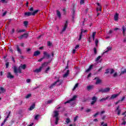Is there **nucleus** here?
<instances>
[{
  "label": "nucleus",
  "instance_id": "4c0bfd02",
  "mask_svg": "<svg viewBox=\"0 0 126 126\" xmlns=\"http://www.w3.org/2000/svg\"><path fill=\"white\" fill-rule=\"evenodd\" d=\"M31 97V94H28V95H26V98L27 99H28V98H30Z\"/></svg>",
  "mask_w": 126,
  "mask_h": 126
},
{
  "label": "nucleus",
  "instance_id": "79ce46f5",
  "mask_svg": "<svg viewBox=\"0 0 126 126\" xmlns=\"http://www.w3.org/2000/svg\"><path fill=\"white\" fill-rule=\"evenodd\" d=\"M50 69V67H48L47 68H46V69L45 70V72L46 73H48V71H49V70Z\"/></svg>",
  "mask_w": 126,
  "mask_h": 126
},
{
  "label": "nucleus",
  "instance_id": "a211bd4d",
  "mask_svg": "<svg viewBox=\"0 0 126 126\" xmlns=\"http://www.w3.org/2000/svg\"><path fill=\"white\" fill-rule=\"evenodd\" d=\"M97 5H98V7L96 8V11H101L102 10V8H101L100 4L99 3H97Z\"/></svg>",
  "mask_w": 126,
  "mask_h": 126
},
{
  "label": "nucleus",
  "instance_id": "e433bc0d",
  "mask_svg": "<svg viewBox=\"0 0 126 126\" xmlns=\"http://www.w3.org/2000/svg\"><path fill=\"white\" fill-rule=\"evenodd\" d=\"M47 46H48V47H51V46H52V43H51L50 41H48Z\"/></svg>",
  "mask_w": 126,
  "mask_h": 126
},
{
  "label": "nucleus",
  "instance_id": "c85d7f7f",
  "mask_svg": "<svg viewBox=\"0 0 126 126\" xmlns=\"http://www.w3.org/2000/svg\"><path fill=\"white\" fill-rule=\"evenodd\" d=\"M0 91H1L2 93H4V92H5V90L3 88L1 87L0 88Z\"/></svg>",
  "mask_w": 126,
  "mask_h": 126
},
{
  "label": "nucleus",
  "instance_id": "aec40b11",
  "mask_svg": "<svg viewBox=\"0 0 126 126\" xmlns=\"http://www.w3.org/2000/svg\"><path fill=\"white\" fill-rule=\"evenodd\" d=\"M119 108H120V106H118V107L115 110V112H117L118 115H120V114H121V110H119Z\"/></svg>",
  "mask_w": 126,
  "mask_h": 126
},
{
  "label": "nucleus",
  "instance_id": "338daca9",
  "mask_svg": "<svg viewBox=\"0 0 126 126\" xmlns=\"http://www.w3.org/2000/svg\"><path fill=\"white\" fill-rule=\"evenodd\" d=\"M94 122H98V119H94Z\"/></svg>",
  "mask_w": 126,
  "mask_h": 126
},
{
  "label": "nucleus",
  "instance_id": "20e7f679",
  "mask_svg": "<svg viewBox=\"0 0 126 126\" xmlns=\"http://www.w3.org/2000/svg\"><path fill=\"white\" fill-rule=\"evenodd\" d=\"M48 63H45L44 64H42V66L40 67L39 68L36 69L35 70H33L34 72H36L38 73V72H40L41 70H42V68L44 67V66H46V65H48Z\"/></svg>",
  "mask_w": 126,
  "mask_h": 126
},
{
  "label": "nucleus",
  "instance_id": "423d86ee",
  "mask_svg": "<svg viewBox=\"0 0 126 126\" xmlns=\"http://www.w3.org/2000/svg\"><path fill=\"white\" fill-rule=\"evenodd\" d=\"M38 11H39V10H36L34 11H33L32 13V12H26L25 13V15L27 16H30L31 15H35V14H36L37 13V12H38Z\"/></svg>",
  "mask_w": 126,
  "mask_h": 126
},
{
  "label": "nucleus",
  "instance_id": "ddd939ff",
  "mask_svg": "<svg viewBox=\"0 0 126 126\" xmlns=\"http://www.w3.org/2000/svg\"><path fill=\"white\" fill-rule=\"evenodd\" d=\"M9 115H10V112H9L8 113V115H7L6 118L4 120V121H3V122L1 123V126H3V125H4V124H5V122H6V121H7V119H8V118H9Z\"/></svg>",
  "mask_w": 126,
  "mask_h": 126
},
{
  "label": "nucleus",
  "instance_id": "09e8293b",
  "mask_svg": "<svg viewBox=\"0 0 126 126\" xmlns=\"http://www.w3.org/2000/svg\"><path fill=\"white\" fill-rule=\"evenodd\" d=\"M38 118H39V115H36L34 119L35 120H38Z\"/></svg>",
  "mask_w": 126,
  "mask_h": 126
},
{
  "label": "nucleus",
  "instance_id": "864d4df0",
  "mask_svg": "<svg viewBox=\"0 0 126 126\" xmlns=\"http://www.w3.org/2000/svg\"><path fill=\"white\" fill-rule=\"evenodd\" d=\"M30 81H31V80H30V79H28L27 80V82L28 83H29V82H30Z\"/></svg>",
  "mask_w": 126,
  "mask_h": 126
},
{
  "label": "nucleus",
  "instance_id": "58836bf2",
  "mask_svg": "<svg viewBox=\"0 0 126 126\" xmlns=\"http://www.w3.org/2000/svg\"><path fill=\"white\" fill-rule=\"evenodd\" d=\"M101 126H108V125L107 124V123H104V122H102L101 123Z\"/></svg>",
  "mask_w": 126,
  "mask_h": 126
},
{
  "label": "nucleus",
  "instance_id": "f704fd0d",
  "mask_svg": "<svg viewBox=\"0 0 126 126\" xmlns=\"http://www.w3.org/2000/svg\"><path fill=\"white\" fill-rule=\"evenodd\" d=\"M21 32H25V30H19L18 31V33H21Z\"/></svg>",
  "mask_w": 126,
  "mask_h": 126
},
{
  "label": "nucleus",
  "instance_id": "3c124183",
  "mask_svg": "<svg viewBox=\"0 0 126 126\" xmlns=\"http://www.w3.org/2000/svg\"><path fill=\"white\" fill-rule=\"evenodd\" d=\"M9 64V63L7 62L6 63V68H7V67H8V65Z\"/></svg>",
  "mask_w": 126,
  "mask_h": 126
},
{
  "label": "nucleus",
  "instance_id": "a878e982",
  "mask_svg": "<svg viewBox=\"0 0 126 126\" xmlns=\"http://www.w3.org/2000/svg\"><path fill=\"white\" fill-rule=\"evenodd\" d=\"M112 50V47H108L106 49V51L104 53H108L109 51H111Z\"/></svg>",
  "mask_w": 126,
  "mask_h": 126
},
{
  "label": "nucleus",
  "instance_id": "412c9836",
  "mask_svg": "<svg viewBox=\"0 0 126 126\" xmlns=\"http://www.w3.org/2000/svg\"><path fill=\"white\" fill-rule=\"evenodd\" d=\"M101 59V56H98L95 62H96L97 63H101V60H100Z\"/></svg>",
  "mask_w": 126,
  "mask_h": 126
},
{
  "label": "nucleus",
  "instance_id": "b1692460",
  "mask_svg": "<svg viewBox=\"0 0 126 126\" xmlns=\"http://www.w3.org/2000/svg\"><path fill=\"white\" fill-rule=\"evenodd\" d=\"M94 79H97L96 82V84H99L101 83V80L99 79L98 78H95Z\"/></svg>",
  "mask_w": 126,
  "mask_h": 126
},
{
  "label": "nucleus",
  "instance_id": "39448f33",
  "mask_svg": "<svg viewBox=\"0 0 126 126\" xmlns=\"http://www.w3.org/2000/svg\"><path fill=\"white\" fill-rule=\"evenodd\" d=\"M68 66H67L65 69L63 71V72H66L63 75V77L64 78L65 77H67L68 74H69V70H68Z\"/></svg>",
  "mask_w": 126,
  "mask_h": 126
},
{
  "label": "nucleus",
  "instance_id": "72a5a7b5",
  "mask_svg": "<svg viewBox=\"0 0 126 126\" xmlns=\"http://www.w3.org/2000/svg\"><path fill=\"white\" fill-rule=\"evenodd\" d=\"M125 73H126V69H125L123 71H122L121 73L120 74H125Z\"/></svg>",
  "mask_w": 126,
  "mask_h": 126
},
{
  "label": "nucleus",
  "instance_id": "473e14b6",
  "mask_svg": "<svg viewBox=\"0 0 126 126\" xmlns=\"http://www.w3.org/2000/svg\"><path fill=\"white\" fill-rule=\"evenodd\" d=\"M17 51H18V53L19 54H21V49H20L19 48V47H18V46H17Z\"/></svg>",
  "mask_w": 126,
  "mask_h": 126
},
{
  "label": "nucleus",
  "instance_id": "9d476101",
  "mask_svg": "<svg viewBox=\"0 0 126 126\" xmlns=\"http://www.w3.org/2000/svg\"><path fill=\"white\" fill-rule=\"evenodd\" d=\"M43 58L44 59L46 58V59H50V55L48 54V53H47V52L44 51L43 52Z\"/></svg>",
  "mask_w": 126,
  "mask_h": 126
},
{
  "label": "nucleus",
  "instance_id": "4be33fe9",
  "mask_svg": "<svg viewBox=\"0 0 126 126\" xmlns=\"http://www.w3.org/2000/svg\"><path fill=\"white\" fill-rule=\"evenodd\" d=\"M35 108V104L33 103L29 108L30 111H32Z\"/></svg>",
  "mask_w": 126,
  "mask_h": 126
},
{
  "label": "nucleus",
  "instance_id": "69168bd1",
  "mask_svg": "<svg viewBox=\"0 0 126 126\" xmlns=\"http://www.w3.org/2000/svg\"><path fill=\"white\" fill-rule=\"evenodd\" d=\"M120 29L116 28L115 29H114V31H116V30H119Z\"/></svg>",
  "mask_w": 126,
  "mask_h": 126
},
{
  "label": "nucleus",
  "instance_id": "7ed1b4c3",
  "mask_svg": "<svg viewBox=\"0 0 126 126\" xmlns=\"http://www.w3.org/2000/svg\"><path fill=\"white\" fill-rule=\"evenodd\" d=\"M118 96H119V94H112L111 97H110V96H107L106 98H103L100 99V102H102L105 101V100H107V99H115V98L118 97Z\"/></svg>",
  "mask_w": 126,
  "mask_h": 126
},
{
  "label": "nucleus",
  "instance_id": "f8f14e48",
  "mask_svg": "<svg viewBox=\"0 0 126 126\" xmlns=\"http://www.w3.org/2000/svg\"><path fill=\"white\" fill-rule=\"evenodd\" d=\"M87 32V30H82L81 31V34L80 35V37L79 38V41H80L81 40V37H82V33H86Z\"/></svg>",
  "mask_w": 126,
  "mask_h": 126
},
{
  "label": "nucleus",
  "instance_id": "f257e3e1",
  "mask_svg": "<svg viewBox=\"0 0 126 126\" xmlns=\"http://www.w3.org/2000/svg\"><path fill=\"white\" fill-rule=\"evenodd\" d=\"M26 68V65L23 64L21 65L19 67V68L17 69L16 66L14 67V71L15 73H21V69H25Z\"/></svg>",
  "mask_w": 126,
  "mask_h": 126
},
{
  "label": "nucleus",
  "instance_id": "4d7b16f0",
  "mask_svg": "<svg viewBox=\"0 0 126 126\" xmlns=\"http://www.w3.org/2000/svg\"><path fill=\"white\" fill-rule=\"evenodd\" d=\"M75 52H76V49H74L73 50V54H75Z\"/></svg>",
  "mask_w": 126,
  "mask_h": 126
},
{
  "label": "nucleus",
  "instance_id": "f3484780",
  "mask_svg": "<svg viewBox=\"0 0 126 126\" xmlns=\"http://www.w3.org/2000/svg\"><path fill=\"white\" fill-rule=\"evenodd\" d=\"M114 20L115 21H118L119 20V14L116 13L114 15Z\"/></svg>",
  "mask_w": 126,
  "mask_h": 126
},
{
  "label": "nucleus",
  "instance_id": "2f4dec72",
  "mask_svg": "<svg viewBox=\"0 0 126 126\" xmlns=\"http://www.w3.org/2000/svg\"><path fill=\"white\" fill-rule=\"evenodd\" d=\"M78 87V83H77L75 84V86L74 87L73 90H75L76 88H77Z\"/></svg>",
  "mask_w": 126,
  "mask_h": 126
},
{
  "label": "nucleus",
  "instance_id": "4468645a",
  "mask_svg": "<svg viewBox=\"0 0 126 126\" xmlns=\"http://www.w3.org/2000/svg\"><path fill=\"white\" fill-rule=\"evenodd\" d=\"M67 21H66L62 30V32H64V31H65V30H66V28H67Z\"/></svg>",
  "mask_w": 126,
  "mask_h": 126
},
{
  "label": "nucleus",
  "instance_id": "0e129e2a",
  "mask_svg": "<svg viewBox=\"0 0 126 126\" xmlns=\"http://www.w3.org/2000/svg\"><path fill=\"white\" fill-rule=\"evenodd\" d=\"M30 11H33V7H31V8L30 9Z\"/></svg>",
  "mask_w": 126,
  "mask_h": 126
},
{
  "label": "nucleus",
  "instance_id": "f03ea898",
  "mask_svg": "<svg viewBox=\"0 0 126 126\" xmlns=\"http://www.w3.org/2000/svg\"><path fill=\"white\" fill-rule=\"evenodd\" d=\"M59 110H55L54 112V117L56 118L55 124L57 125L59 123Z\"/></svg>",
  "mask_w": 126,
  "mask_h": 126
},
{
  "label": "nucleus",
  "instance_id": "603ef678",
  "mask_svg": "<svg viewBox=\"0 0 126 126\" xmlns=\"http://www.w3.org/2000/svg\"><path fill=\"white\" fill-rule=\"evenodd\" d=\"M112 33H113V31L112 30L109 31V35H111V34H112Z\"/></svg>",
  "mask_w": 126,
  "mask_h": 126
},
{
  "label": "nucleus",
  "instance_id": "052dcab7",
  "mask_svg": "<svg viewBox=\"0 0 126 126\" xmlns=\"http://www.w3.org/2000/svg\"><path fill=\"white\" fill-rule=\"evenodd\" d=\"M90 76H91V73H89L88 75V78H89V77H90Z\"/></svg>",
  "mask_w": 126,
  "mask_h": 126
},
{
  "label": "nucleus",
  "instance_id": "0eeeda50",
  "mask_svg": "<svg viewBox=\"0 0 126 126\" xmlns=\"http://www.w3.org/2000/svg\"><path fill=\"white\" fill-rule=\"evenodd\" d=\"M63 81L58 80L50 86V88H53V86L55 85H61Z\"/></svg>",
  "mask_w": 126,
  "mask_h": 126
},
{
  "label": "nucleus",
  "instance_id": "13d9d810",
  "mask_svg": "<svg viewBox=\"0 0 126 126\" xmlns=\"http://www.w3.org/2000/svg\"><path fill=\"white\" fill-rule=\"evenodd\" d=\"M126 121H124L121 124V125H126Z\"/></svg>",
  "mask_w": 126,
  "mask_h": 126
},
{
  "label": "nucleus",
  "instance_id": "a18cd8bd",
  "mask_svg": "<svg viewBox=\"0 0 126 126\" xmlns=\"http://www.w3.org/2000/svg\"><path fill=\"white\" fill-rule=\"evenodd\" d=\"M98 115H99V112H97V113H95V114L94 115V118H96V117H97V116H98Z\"/></svg>",
  "mask_w": 126,
  "mask_h": 126
},
{
  "label": "nucleus",
  "instance_id": "c9c22d12",
  "mask_svg": "<svg viewBox=\"0 0 126 126\" xmlns=\"http://www.w3.org/2000/svg\"><path fill=\"white\" fill-rule=\"evenodd\" d=\"M24 24L26 27H27V25H28V22L27 21H25L24 22Z\"/></svg>",
  "mask_w": 126,
  "mask_h": 126
},
{
  "label": "nucleus",
  "instance_id": "6e6d98bb",
  "mask_svg": "<svg viewBox=\"0 0 126 126\" xmlns=\"http://www.w3.org/2000/svg\"><path fill=\"white\" fill-rule=\"evenodd\" d=\"M44 59V57L38 60V62H42Z\"/></svg>",
  "mask_w": 126,
  "mask_h": 126
},
{
  "label": "nucleus",
  "instance_id": "680f3d73",
  "mask_svg": "<svg viewBox=\"0 0 126 126\" xmlns=\"http://www.w3.org/2000/svg\"><path fill=\"white\" fill-rule=\"evenodd\" d=\"M95 44H96V45H97V44H98V39H96V40H95Z\"/></svg>",
  "mask_w": 126,
  "mask_h": 126
},
{
  "label": "nucleus",
  "instance_id": "9b49d317",
  "mask_svg": "<svg viewBox=\"0 0 126 126\" xmlns=\"http://www.w3.org/2000/svg\"><path fill=\"white\" fill-rule=\"evenodd\" d=\"M114 71L115 70H114L113 69H108L106 70V71L105 72V73L107 74L110 73V74H112V73H114Z\"/></svg>",
  "mask_w": 126,
  "mask_h": 126
},
{
  "label": "nucleus",
  "instance_id": "a19ab883",
  "mask_svg": "<svg viewBox=\"0 0 126 126\" xmlns=\"http://www.w3.org/2000/svg\"><path fill=\"white\" fill-rule=\"evenodd\" d=\"M78 118V116H76L74 118V122H76L77 121V119Z\"/></svg>",
  "mask_w": 126,
  "mask_h": 126
},
{
  "label": "nucleus",
  "instance_id": "8fccbe9b",
  "mask_svg": "<svg viewBox=\"0 0 126 126\" xmlns=\"http://www.w3.org/2000/svg\"><path fill=\"white\" fill-rule=\"evenodd\" d=\"M78 48H79V45H76V46L75 47V50H76V49H78Z\"/></svg>",
  "mask_w": 126,
  "mask_h": 126
},
{
  "label": "nucleus",
  "instance_id": "5701e85b",
  "mask_svg": "<svg viewBox=\"0 0 126 126\" xmlns=\"http://www.w3.org/2000/svg\"><path fill=\"white\" fill-rule=\"evenodd\" d=\"M92 67H93V65H91L89 68L86 70V72H89V71H90V70L92 69Z\"/></svg>",
  "mask_w": 126,
  "mask_h": 126
},
{
  "label": "nucleus",
  "instance_id": "e2e57ef3",
  "mask_svg": "<svg viewBox=\"0 0 126 126\" xmlns=\"http://www.w3.org/2000/svg\"><path fill=\"white\" fill-rule=\"evenodd\" d=\"M6 14V12H4L2 14V16H4V15H5Z\"/></svg>",
  "mask_w": 126,
  "mask_h": 126
},
{
  "label": "nucleus",
  "instance_id": "6e6552de",
  "mask_svg": "<svg viewBox=\"0 0 126 126\" xmlns=\"http://www.w3.org/2000/svg\"><path fill=\"white\" fill-rule=\"evenodd\" d=\"M76 98H77V96L74 95L71 99L64 102V104H67V103H70V102H72L73 101H74V100H75V99H76Z\"/></svg>",
  "mask_w": 126,
  "mask_h": 126
},
{
  "label": "nucleus",
  "instance_id": "393cba45",
  "mask_svg": "<svg viewBox=\"0 0 126 126\" xmlns=\"http://www.w3.org/2000/svg\"><path fill=\"white\" fill-rule=\"evenodd\" d=\"M7 77L8 78H13L14 76L10 73H8Z\"/></svg>",
  "mask_w": 126,
  "mask_h": 126
},
{
  "label": "nucleus",
  "instance_id": "cd10ccee",
  "mask_svg": "<svg viewBox=\"0 0 126 126\" xmlns=\"http://www.w3.org/2000/svg\"><path fill=\"white\" fill-rule=\"evenodd\" d=\"M57 16H58V17L59 18H61V12L59 11H57Z\"/></svg>",
  "mask_w": 126,
  "mask_h": 126
},
{
  "label": "nucleus",
  "instance_id": "6ab92c4d",
  "mask_svg": "<svg viewBox=\"0 0 126 126\" xmlns=\"http://www.w3.org/2000/svg\"><path fill=\"white\" fill-rule=\"evenodd\" d=\"M40 54H41L40 51H36L34 52V53L33 54V56H34L35 57H37V56H39V55H40Z\"/></svg>",
  "mask_w": 126,
  "mask_h": 126
},
{
  "label": "nucleus",
  "instance_id": "de8ad7c7",
  "mask_svg": "<svg viewBox=\"0 0 126 126\" xmlns=\"http://www.w3.org/2000/svg\"><path fill=\"white\" fill-rule=\"evenodd\" d=\"M83 3H84V0H81L80 4H83Z\"/></svg>",
  "mask_w": 126,
  "mask_h": 126
},
{
  "label": "nucleus",
  "instance_id": "7c9ffc66",
  "mask_svg": "<svg viewBox=\"0 0 126 126\" xmlns=\"http://www.w3.org/2000/svg\"><path fill=\"white\" fill-rule=\"evenodd\" d=\"M65 123L66 124H69V123H70V120L69 119V118H67L66 119Z\"/></svg>",
  "mask_w": 126,
  "mask_h": 126
},
{
  "label": "nucleus",
  "instance_id": "774afa93",
  "mask_svg": "<svg viewBox=\"0 0 126 126\" xmlns=\"http://www.w3.org/2000/svg\"><path fill=\"white\" fill-rule=\"evenodd\" d=\"M34 125L33 123H32L31 125H30L29 126H32Z\"/></svg>",
  "mask_w": 126,
  "mask_h": 126
},
{
  "label": "nucleus",
  "instance_id": "1a4fd4ad",
  "mask_svg": "<svg viewBox=\"0 0 126 126\" xmlns=\"http://www.w3.org/2000/svg\"><path fill=\"white\" fill-rule=\"evenodd\" d=\"M110 91V88H106L104 89H101L99 90V92H102L103 93H106V92H109Z\"/></svg>",
  "mask_w": 126,
  "mask_h": 126
},
{
  "label": "nucleus",
  "instance_id": "bf43d9fd",
  "mask_svg": "<svg viewBox=\"0 0 126 126\" xmlns=\"http://www.w3.org/2000/svg\"><path fill=\"white\" fill-rule=\"evenodd\" d=\"M90 111H91V109H87V110H86V112H87V113H89V112H90Z\"/></svg>",
  "mask_w": 126,
  "mask_h": 126
},
{
  "label": "nucleus",
  "instance_id": "37998d69",
  "mask_svg": "<svg viewBox=\"0 0 126 126\" xmlns=\"http://www.w3.org/2000/svg\"><path fill=\"white\" fill-rule=\"evenodd\" d=\"M28 37V34L27 33H25L24 34V38H27Z\"/></svg>",
  "mask_w": 126,
  "mask_h": 126
},
{
  "label": "nucleus",
  "instance_id": "bb28decb",
  "mask_svg": "<svg viewBox=\"0 0 126 126\" xmlns=\"http://www.w3.org/2000/svg\"><path fill=\"white\" fill-rule=\"evenodd\" d=\"M93 86H89L87 87L88 90H91V89H93Z\"/></svg>",
  "mask_w": 126,
  "mask_h": 126
},
{
  "label": "nucleus",
  "instance_id": "c03bdc74",
  "mask_svg": "<svg viewBox=\"0 0 126 126\" xmlns=\"http://www.w3.org/2000/svg\"><path fill=\"white\" fill-rule=\"evenodd\" d=\"M23 38H24V34L21 35L20 36H19V39H23Z\"/></svg>",
  "mask_w": 126,
  "mask_h": 126
},
{
  "label": "nucleus",
  "instance_id": "5fc2aeb1",
  "mask_svg": "<svg viewBox=\"0 0 126 126\" xmlns=\"http://www.w3.org/2000/svg\"><path fill=\"white\" fill-rule=\"evenodd\" d=\"M94 54H97V51H96V48H94Z\"/></svg>",
  "mask_w": 126,
  "mask_h": 126
},
{
  "label": "nucleus",
  "instance_id": "dca6fc26",
  "mask_svg": "<svg viewBox=\"0 0 126 126\" xmlns=\"http://www.w3.org/2000/svg\"><path fill=\"white\" fill-rule=\"evenodd\" d=\"M122 33H123L124 36H125V35H126V27H125V26H122Z\"/></svg>",
  "mask_w": 126,
  "mask_h": 126
},
{
  "label": "nucleus",
  "instance_id": "ea45409f",
  "mask_svg": "<svg viewBox=\"0 0 126 126\" xmlns=\"http://www.w3.org/2000/svg\"><path fill=\"white\" fill-rule=\"evenodd\" d=\"M53 103V100H50L47 101V104H52Z\"/></svg>",
  "mask_w": 126,
  "mask_h": 126
},
{
  "label": "nucleus",
  "instance_id": "49530a36",
  "mask_svg": "<svg viewBox=\"0 0 126 126\" xmlns=\"http://www.w3.org/2000/svg\"><path fill=\"white\" fill-rule=\"evenodd\" d=\"M118 76V74L117 73V72H115L114 74H113V76L114 77H116V76Z\"/></svg>",
  "mask_w": 126,
  "mask_h": 126
},
{
  "label": "nucleus",
  "instance_id": "2eb2a0df",
  "mask_svg": "<svg viewBox=\"0 0 126 126\" xmlns=\"http://www.w3.org/2000/svg\"><path fill=\"white\" fill-rule=\"evenodd\" d=\"M92 100L93 101L91 102V104L94 105V104H95L97 101V97H96V96H94L92 98Z\"/></svg>",
  "mask_w": 126,
  "mask_h": 126
},
{
  "label": "nucleus",
  "instance_id": "c756f323",
  "mask_svg": "<svg viewBox=\"0 0 126 126\" xmlns=\"http://www.w3.org/2000/svg\"><path fill=\"white\" fill-rule=\"evenodd\" d=\"M96 35V32H94L93 33V35H92V37H93V40H94L95 39V36Z\"/></svg>",
  "mask_w": 126,
  "mask_h": 126
}]
</instances>
